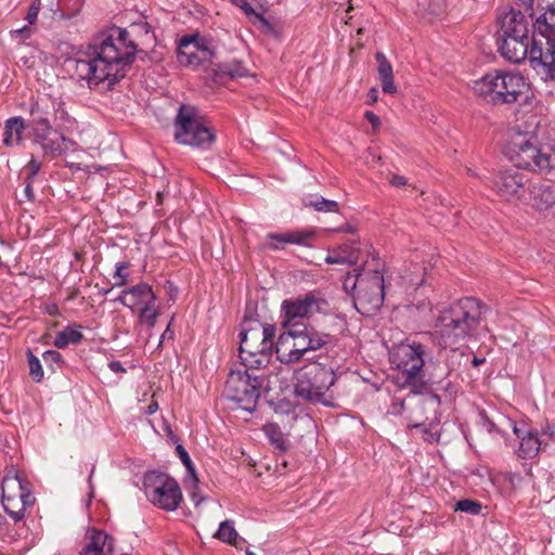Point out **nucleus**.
Masks as SVG:
<instances>
[{
  "instance_id": "obj_1",
  "label": "nucleus",
  "mask_w": 555,
  "mask_h": 555,
  "mask_svg": "<svg viewBox=\"0 0 555 555\" xmlns=\"http://www.w3.org/2000/svg\"><path fill=\"white\" fill-rule=\"evenodd\" d=\"M498 44L501 55L513 63L529 56L539 63L546 78L555 81V8H548L533 24L530 40L526 15L511 9L499 20Z\"/></svg>"
},
{
  "instance_id": "obj_2",
  "label": "nucleus",
  "mask_w": 555,
  "mask_h": 555,
  "mask_svg": "<svg viewBox=\"0 0 555 555\" xmlns=\"http://www.w3.org/2000/svg\"><path fill=\"white\" fill-rule=\"evenodd\" d=\"M137 52L130 33L116 27L108 35L95 37L86 53L67 60L66 64L72 76L90 89L104 81L112 86L125 77Z\"/></svg>"
},
{
  "instance_id": "obj_3",
  "label": "nucleus",
  "mask_w": 555,
  "mask_h": 555,
  "mask_svg": "<svg viewBox=\"0 0 555 555\" xmlns=\"http://www.w3.org/2000/svg\"><path fill=\"white\" fill-rule=\"evenodd\" d=\"M482 314L480 302L465 297L441 311L435 325L438 344L447 347L463 346L477 330Z\"/></svg>"
},
{
  "instance_id": "obj_4",
  "label": "nucleus",
  "mask_w": 555,
  "mask_h": 555,
  "mask_svg": "<svg viewBox=\"0 0 555 555\" xmlns=\"http://www.w3.org/2000/svg\"><path fill=\"white\" fill-rule=\"evenodd\" d=\"M384 264L376 263L372 269H354L353 273H348L345 280V287L351 283V287L357 289L354 296V307L365 315H372L377 312L384 302Z\"/></svg>"
},
{
  "instance_id": "obj_5",
  "label": "nucleus",
  "mask_w": 555,
  "mask_h": 555,
  "mask_svg": "<svg viewBox=\"0 0 555 555\" xmlns=\"http://www.w3.org/2000/svg\"><path fill=\"white\" fill-rule=\"evenodd\" d=\"M505 153L515 167L548 171L555 166V155L551 149L543 151L537 145V138L528 132L515 131L505 147Z\"/></svg>"
},
{
  "instance_id": "obj_6",
  "label": "nucleus",
  "mask_w": 555,
  "mask_h": 555,
  "mask_svg": "<svg viewBox=\"0 0 555 555\" xmlns=\"http://www.w3.org/2000/svg\"><path fill=\"white\" fill-rule=\"evenodd\" d=\"M275 326L258 324L241 333L240 359L246 369L266 367L271 360Z\"/></svg>"
},
{
  "instance_id": "obj_7",
  "label": "nucleus",
  "mask_w": 555,
  "mask_h": 555,
  "mask_svg": "<svg viewBox=\"0 0 555 555\" xmlns=\"http://www.w3.org/2000/svg\"><path fill=\"white\" fill-rule=\"evenodd\" d=\"M294 392L296 397L309 401L330 404L327 392L336 382L332 367L321 363H309L295 373Z\"/></svg>"
},
{
  "instance_id": "obj_8",
  "label": "nucleus",
  "mask_w": 555,
  "mask_h": 555,
  "mask_svg": "<svg viewBox=\"0 0 555 555\" xmlns=\"http://www.w3.org/2000/svg\"><path fill=\"white\" fill-rule=\"evenodd\" d=\"M474 89L493 104H509L517 102L526 82L519 73L495 70L477 80Z\"/></svg>"
},
{
  "instance_id": "obj_9",
  "label": "nucleus",
  "mask_w": 555,
  "mask_h": 555,
  "mask_svg": "<svg viewBox=\"0 0 555 555\" xmlns=\"http://www.w3.org/2000/svg\"><path fill=\"white\" fill-rule=\"evenodd\" d=\"M254 369L232 370L225 382L224 392L230 400L240 403L245 411L251 412L260 397L263 378L250 373Z\"/></svg>"
},
{
  "instance_id": "obj_10",
  "label": "nucleus",
  "mask_w": 555,
  "mask_h": 555,
  "mask_svg": "<svg viewBox=\"0 0 555 555\" xmlns=\"http://www.w3.org/2000/svg\"><path fill=\"white\" fill-rule=\"evenodd\" d=\"M424 346L422 344H401L390 353V362L405 377L404 384L409 388H424L425 360Z\"/></svg>"
},
{
  "instance_id": "obj_11",
  "label": "nucleus",
  "mask_w": 555,
  "mask_h": 555,
  "mask_svg": "<svg viewBox=\"0 0 555 555\" xmlns=\"http://www.w3.org/2000/svg\"><path fill=\"white\" fill-rule=\"evenodd\" d=\"M175 126V137L182 144L206 149L215 140L214 133L202 122L194 106L181 105Z\"/></svg>"
},
{
  "instance_id": "obj_12",
  "label": "nucleus",
  "mask_w": 555,
  "mask_h": 555,
  "mask_svg": "<svg viewBox=\"0 0 555 555\" xmlns=\"http://www.w3.org/2000/svg\"><path fill=\"white\" fill-rule=\"evenodd\" d=\"M441 399L438 395L426 391L424 388H410L409 393V428H418L428 425L433 427L440 421L439 408Z\"/></svg>"
},
{
  "instance_id": "obj_13",
  "label": "nucleus",
  "mask_w": 555,
  "mask_h": 555,
  "mask_svg": "<svg viewBox=\"0 0 555 555\" xmlns=\"http://www.w3.org/2000/svg\"><path fill=\"white\" fill-rule=\"evenodd\" d=\"M146 496L151 503L165 511L178 508L182 492L178 482L166 474L151 473L144 479Z\"/></svg>"
},
{
  "instance_id": "obj_14",
  "label": "nucleus",
  "mask_w": 555,
  "mask_h": 555,
  "mask_svg": "<svg viewBox=\"0 0 555 555\" xmlns=\"http://www.w3.org/2000/svg\"><path fill=\"white\" fill-rule=\"evenodd\" d=\"M327 307V301L320 294L310 292L295 299H285L282 302V325L304 324L299 320L309 319L315 313L322 312Z\"/></svg>"
},
{
  "instance_id": "obj_15",
  "label": "nucleus",
  "mask_w": 555,
  "mask_h": 555,
  "mask_svg": "<svg viewBox=\"0 0 555 555\" xmlns=\"http://www.w3.org/2000/svg\"><path fill=\"white\" fill-rule=\"evenodd\" d=\"M216 54V47L212 41L198 35L184 36L181 38L177 59L178 62L188 67L197 68L211 63Z\"/></svg>"
},
{
  "instance_id": "obj_16",
  "label": "nucleus",
  "mask_w": 555,
  "mask_h": 555,
  "mask_svg": "<svg viewBox=\"0 0 555 555\" xmlns=\"http://www.w3.org/2000/svg\"><path fill=\"white\" fill-rule=\"evenodd\" d=\"M526 176L516 168L499 171L493 176L492 188L506 202L519 201L525 192Z\"/></svg>"
},
{
  "instance_id": "obj_17",
  "label": "nucleus",
  "mask_w": 555,
  "mask_h": 555,
  "mask_svg": "<svg viewBox=\"0 0 555 555\" xmlns=\"http://www.w3.org/2000/svg\"><path fill=\"white\" fill-rule=\"evenodd\" d=\"M301 359L309 352L323 348L330 335L317 330L311 324H291Z\"/></svg>"
},
{
  "instance_id": "obj_18",
  "label": "nucleus",
  "mask_w": 555,
  "mask_h": 555,
  "mask_svg": "<svg viewBox=\"0 0 555 555\" xmlns=\"http://www.w3.org/2000/svg\"><path fill=\"white\" fill-rule=\"evenodd\" d=\"M506 422L512 426L516 437L520 439L518 448V455L520 457H534L539 453L542 446L547 444V441L542 439L537 430L526 429L525 426L518 427L511 420H506Z\"/></svg>"
},
{
  "instance_id": "obj_19",
  "label": "nucleus",
  "mask_w": 555,
  "mask_h": 555,
  "mask_svg": "<svg viewBox=\"0 0 555 555\" xmlns=\"http://www.w3.org/2000/svg\"><path fill=\"white\" fill-rule=\"evenodd\" d=\"M312 236L313 233L310 231L270 232L266 235V242L262 244V248L280 250L284 249L287 244L307 245Z\"/></svg>"
},
{
  "instance_id": "obj_20",
  "label": "nucleus",
  "mask_w": 555,
  "mask_h": 555,
  "mask_svg": "<svg viewBox=\"0 0 555 555\" xmlns=\"http://www.w3.org/2000/svg\"><path fill=\"white\" fill-rule=\"evenodd\" d=\"M83 555H116L113 538L104 531L89 529L86 533V543L82 547Z\"/></svg>"
},
{
  "instance_id": "obj_21",
  "label": "nucleus",
  "mask_w": 555,
  "mask_h": 555,
  "mask_svg": "<svg viewBox=\"0 0 555 555\" xmlns=\"http://www.w3.org/2000/svg\"><path fill=\"white\" fill-rule=\"evenodd\" d=\"M116 301L133 310L138 305L144 306L149 302H155L156 296L147 283H139L134 286L124 289L117 297Z\"/></svg>"
},
{
  "instance_id": "obj_22",
  "label": "nucleus",
  "mask_w": 555,
  "mask_h": 555,
  "mask_svg": "<svg viewBox=\"0 0 555 555\" xmlns=\"http://www.w3.org/2000/svg\"><path fill=\"white\" fill-rule=\"evenodd\" d=\"M286 330L280 334L275 344V353L280 362L284 364H294L301 359L299 349L297 348L291 326H284Z\"/></svg>"
},
{
  "instance_id": "obj_23",
  "label": "nucleus",
  "mask_w": 555,
  "mask_h": 555,
  "mask_svg": "<svg viewBox=\"0 0 555 555\" xmlns=\"http://www.w3.org/2000/svg\"><path fill=\"white\" fill-rule=\"evenodd\" d=\"M247 75L248 69L238 60H232L211 67V77L216 82H225L228 79L245 77Z\"/></svg>"
},
{
  "instance_id": "obj_24",
  "label": "nucleus",
  "mask_w": 555,
  "mask_h": 555,
  "mask_svg": "<svg viewBox=\"0 0 555 555\" xmlns=\"http://www.w3.org/2000/svg\"><path fill=\"white\" fill-rule=\"evenodd\" d=\"M377 62V73L382 85V90L387 94L397 93V86L393 81L392 66L383 52L375 54Z\"/></svg>"
},
{
  "instance_id": "obj_25",
  "label": "nucleus",
  "mask_w": 555,
  "mask_h": 555,
  "mask_svg": "<svg viewBox=\"0 0 555 555\" xmlns=\"http://www.w3.org/2000/svg\"><path fill=\"white\" fill-rule=\"evenodd\" d=\"M460 347L461 346L447 347V349L450 350L446 351V354L443 356L446 364L440 374H433L430 376V380L433 383H441L451 374L452 371L456 370L462 364L465 354L460 350Z\"/></svg>"
},
{
  "instance_id": "obj_26",
  "label": "nucleus",
  "mask_w": 555,
  "mask_h": 555,
  "mask_svg": "<svg viewBox=\"0 0 555 555\" xmlns=\"http://www.w3.org/2000/svg\"><path fill=\"white\" fill-rule=\"evenodd\" d=\"M358 244L356 240L339 246L338 250L330 254L325 261L327 263L353 264L358 260Z\"/></svg>"
},
{
  "instance_id": "obj_27",
  "label": "nucleus",
  "mask_w": 555,
  "mask_h": 555,
  "mask_svg": "<svg viewBox=\"0 0 555 555\" xmlns=\"http://www.w3.org/2000/svg\"><path fill=\"white\" fill-rule=\"evenodd\" d=\"M24 130L25 122L22 117H11L7 119L3 132V143L7 146L21 144Z\"/></svg>"
},
{
  "instance_id": "obj_28",
  "label": "nucleus",
  "mask_w": 555,
  "mask_h": 555,
  "mask_svg": "<svg viewBox=\"0 0 555 555\" xmlns=\"http://www.w3.org/2000/svg\"><path fill=\"white\" fill-rule=\"evenodd\" d=\"M2 498H34L17 475L5 476L2 480Z\"/></svg>"
},
{
  "instance_id": "obj_29",
  "label": "nucleus",
  "mask_w": 555,
  "mask_h": 555,
  "mask_svg": "<svg viewBox=\"0 0 555 555\" xmlns=\"http://www.w3.org/2000/svg\"><path fill=\"white\" fill-rule=\"evenodd\" d=\"M34 501V498H30V500H26V498H2V505L11 518L18 521L24 518L26 508L31 506Z\"/></svg>"
},
{
  "instance_id": "obj_30",
  "label": "nucleus",
  "mask_w": 555,
  "mask_h": 555,
  "mask_svg": "<svg viewBox=\"0 0 555 555\" xmlns=\"http://www.w3.org/2000/svg\"><path fill=\"white\" fill-rule=\"evenodd\" d=\"M60 135L61 132L51 131L48 133L41 132L40 128L36 129V139L40 142L42 149L46 152H50L52 154H62V146L60 145Z\"/></svg>"
},
{
  "instance_id": "obj_31",
  "label": "nucleus",
  "mask_w": 555,
  "mask_h": 555,
  "mask_svg": "<svg viewBox=\"0 0 555 555\" xmlns=\"http://www.w3.org/2000/svg\"><path fill=\"white\" fill-rule=\"evenodd\" d=\"M533 205L539 210H544L555 204V195L548 185L534 186L532 190Z\"/></svg>"
},
{
  "instance_id": "obj_32",
  "label": "nucleus",
  "mask_w": 555,
  "mask_h": 555,
  "mask_svg": "<svg viewBox=\"0 0 555 555\" xmlns=\"http://www.w3.org/2000/svg\"><path fill=\"white\" fill-rule=\"evenodd\" d=\"M82 333L77 326H67L62 332L57 333L54 338V346L57 348H65L69 344H78L82 339Z\"/></svg>"
},
{
  "instance_id": "obj_33",
  "label": "nucleus",
  "mask_w": 555,
  "mask_h": 555,
  "mask_svg": "<svg viewBox=\"0 0 555 555\" xmlns=\"http://www.w3.org/2000/svg\"><path fill=\"white\" fill-rule=\"evenodd\" d=\"M214 537L224 543L236 545L238 533L234 528V521L230 519L222 521Z\"/></svg>"
},
{
  "instance_id": "obj_34",
  "label": "nucleus",
  "mask_w": 555,
  "mask_h": 555,
  "mask_svg": "<svg viewBox=\"0 0 555 555\" xmlns=\"http://www.w3.org/2000/svg\"><path fill=\"white\" fill-rule=\"evenodd\" d=\"M176 452H177L178 456L180 457L181 462L183 463V465L185 466V468L189 473V476L192 480L194 489H196L197 483H198V478H197V474H196L195 467L193 465V462H192L191 457L189 456V453L181 444L177 446Z\"/></svg>"
},
{
  "instance_id": "obj_35",
  "label": "nucleus",
  "mask_w": 555,
  "mask_h": 555,
  "mask_svg": "<svg viewBox=\"0 0 555 555\" xmlns=\"http://www.w3.org/2000/svg\"><path fill=\"white\" fill-rule=\"evenodd\" d=\"M129 262H118L115 268V272L113 275L114 287H121L127 285L130 282V275L128 272Z\"/></svg>"
},
{
  "instance_id": "obj_36",
  "label": "nucleus",
  "mask_w": 555,
  "mask_h": 555,
  "mask_svg": "<svg viewBox=\"0 0 555 555\" xmlns=\"http://www.w3.org/2000/svg\"><path fill=\"white\" fill-rule=\"evenodd\" d=\"M158 312L155 308V302L145 304L139 313L140 321L146 323L150 327L156 324Z\"/></svg>"
},
{
  "instance_id": "obj_37",
  "label": "nucleus",
  "mask_w": 555,
  "mask_h": 555,
  "mask_svg": "<svg viewBox=\"0 0 555 555\" xmlns=\"http://www.w3.org/2000/svg\"><path fill=\"white\" fill-rule=\"evenodd\" d=\"M27 360L29 365V374L30 376L37 382H41L43 378V370L40 363V360L33 354V352L29 350L27 352Z\"/></svg>"
},
{
  "instance_id": "obj_38",
  "label": "nucleus",
  "mask_w": 555,
  "mask_h": 555,
  "mask_svg": "<svg viewBox=\"0 0 555 555\" xmlns=\"http://www.w3.org/2000/svg\"><path fill=\"white\" fill-rule=\"evenodd\" d=\"M306 206L313 207L318 211H337L338 203L335 201H330L324 197H319L314 201H310L306 203Z\"/></svg>"
},
{
  "instance_id": "obj_39",
  "label": "nucleus",
  "mask_w": 555,
  "mask_h": 555,
  "mask_svg": "<svg viewBox=\"0 0 555 555\" xmlns=\"http://www.w3.org/2000/svg\"><path fill=\"white\" fill-rule=\"evenodd\" d=\"M482 506L480 503L473 500H461L456 502V511H461L470 515H478L481 511Z\"/></svg>"
},
{
  "instance_id": "obj_40",
  "label": "nucleus",
  "mask_w": 555,
  "mask_h": 555,
  "mask_svg": "<svg viewBox=\"0 0 555 555\" xmlns=\"http://www.w3.org/2000/svg\"><path fill=\"white\" fill-rule=\"evenodd\" d=\"M403 412L409 413V395L405 398L395 397L388 409V413L395 416L401 415Z\"/></svg>"
},
{
  "instance_id": "obj_41",
  "label": "nucleus",
  "mask_w": 555,
  "mask_h": 555,
  "mask_svg": "<svg viewBox=\"0 0 555 555\" xmlns=\"http://www.w3.org/2000/svg\"><path fill=\"white\" fill-rule=\"evenodd\" d=\"M43 361L47 365L51 366L52 370L61 367L62 356L56 350H47L42 354Z\"/></svg>"
},
{
  "instance_id": "obj_42",
  "label": "nucleus",
  "mask_w": 555,
  "mask_h": 555,
  "mask_svg": "<svg viewBox=\"0 0 555 555\" xmlns=\"http://www.w3.org/2000/svg\"><path fill=\"white\" fill-rule=\"evenodd\" d=\"M255 26H257L261 31L266 34L274 33L273 25L260 13H257L250 21Z\"/></svg>"
},
{
  "instance_id": "obj_43",
  "label": "nucleus",
  "mask_w": 555,
  "mask_h": 555,
  "mask_svg": "<svg viewBox=\"0 0 555 555\" xmlns=\"http://www.w3.org/2000/svg\"><path fill=\"white\" fill-rule=\"evenodd\" d=\"M255 26H257L261 31L266 34L274 33L273 25L260 13H257L250 21Z\"/></svg>"
},
{
  "instance_id": "obj_44",
  "label": "nucleus",
  "mask_w": 555,
  "mask_h": 555,
  "mask_svg": "<svg viewBox=\"0 0 555 555\" xmlns=\"http://www.w3.org/2000/svg\"><path fill=\"white\" fill-rule=\"evenodd\" d=\"M56 120H60L59 127L66 131H73L76 127V121L70 118L64 111L59 112Z\"/></svg>"
},
{
  "instance_id": "obj_45",
  "label": "nucleus",
  "mask_w": 555,
  "mask_h": 555,
  "mask_svg": "<svg viewBox=\"0 0 555 555\" xmlns=\"http://www.w3.org/2000/svg\"><path fill=\"white\" fill-rule=\"evenodd\" d=\"M39 11H40V1L35 0L28 8V12L25 17V20L28 22L29 25L35 24V22L37 21Z\"/></svg>"
},
{
  "instance_id": "obj_46",
  "label": "nucleus",
  "mask_w": 555,
  "mask_h": 555,
  "mask_svg": "<svg viewBox=\"0 0 555 555\" xmlns=\"http://www.w3.org/2000/svg\"><path fill=\"white\" fill-rule=\"evenodd\" d=\"M233 3L240 7L243 10V12L249 17L250 21L258 13L255 11V9L248 2V0H233Z\"/></svg>"
},
{
  "instance_id": "obj_47",
  "label": "nucleus",
  "mask_w": 555,
  "mask_h": 555,
  "mask_svg": "<svg viewBox=\"0 0 555 555\" xmlns=\"http://www.w3.org/2000/svg\"><path fill=\"white\" fill-rule=\"evenodd\" d=\"M41 168V164L36 160V159H31L27 166H26V170H27V180H35L36 176L38 175L39 170Z\"/></svg>"
},
{
  "instance_id": "obj_48",
  "label": "nucleus",
  "mask_w": 555,
  "mask_h": 555,
  "mask_svg": "<svg viewBox=\"0 0 555 555\" xmlns=\"http://www.w3.org/2000/svg\"><path fill=\"white\" fill-rule=\"evenodd\" d=\"M34 132L36 133V129L37 128H40L41 129V132H44V133H48V132H51V126H50V121L48 118H44V117H38V118H35L34 119Z\"/></svg>"
},
{
  "instance_id": "obj_49",
  "label": "nucleus",
  "mask_w": 555,
  "mask_h": 555,
  "mask_svg": "<svg viewBox=\"0 0 555 555\" xmlns=\"http://www.w3.org/2000/svg\"><path fill=\"white\" fill-rule=\"evenodd\" d=\"M31 28L29 26H23L18 29H13L10 31V37L12 39H17L18 37H22L23 39H28L31 36Z\"/></svg>"
},
{
  "instance_id": "obj_50",
  "label": "nucleus",
  "mask_w": 555,
  "mask_h": 555,
  "mask_svg": "<svg viewBox=\"0 0 555 555\" xmlns=\"http://www.w3.org/2000/svg\"><path fill=\"white\" fill-rule=\"evenodd\" d=\"M59 141L60 145L62 146V154L66 153L67 151H74L76 149L77 143L74 140L65 137L63 133H61Z\"/></svg>"
},
{
  "instance_id": "obj_51",
  "label": "nucleus",
  "mask_w": 555,
  "mask_h": 555,
  "mask_svg": "<svg viewBox=\"0 0 555 555\" xmlns=\"http://www.w3.org/2000/svg\"><path fill=\"white\" fill-rule=\"evenodd\" d=\"M444 393H446V399L452 401L457 391H459V386L452 382H448L443 387H442Z\"/></svg>"
},
{
  "instance_id": "obj_52",
  "label": "nucleus",
  "mask_w": 555,
  "mask_h": 555,
  "mask_svg": "<svg viewBox=\"0 0 555 555\" xmlns=\"http://www.w3.org/2000/svg\"><path fill=\"white\" fill-rule=\"evenodd\" d=\"M426 426L427 425H425L424 427H418L420 429H422L423 439L429 443L438 441L440 435L438 433H433L431 427L427 428Z\"/></svg>"
},
{
  "instance_id": "obj_53",
  "label": "nucleus",
  "mask_w": 555,
  "mask_h": 555,
  "mask_svg": "<svg viewBox=\"0 0 555 555\" xmlns=\"http://www.w3.org/2000/svg\"><path fill=\"white\" fill-rule=\"evenodd\" d=\"M519 10L524 15L527 13L532 17L533 15V1L534 0H518Z\"/></svg>"
},
{
  "instance_id": "obj_54",
  "label": "nucleus",
  "mask_w": 555,
  "mask_h": 555,
  "mask_svg": "<svg viewBox=\"0 0 555 555\" xmlns=\"http://www.w3.org/2000/svg\"><path fill=\"white\" fill-rule=\"evenodd\" d=\"M542 439L555 441V425H547L542 429Z\"/></svg>"
},
{
  "instance_id": "obj_55",
  "label": "nucleus",
  "mask_w": 555,
  "mask_h": 555,
  "mask_svg": "<svg viewBox=\"0 0 555 555\" xmlns=\"http://www.w3.org/2000/svg\"><path fill=\"white\" fill-rule=\"evenodd\" d=\"M388 181L391 185L396 188H400L406 184V179L403 176L399 175L391 176V178Z\"/></svg>"
},
{
  "instance_id": "obj_56",
  "label": "nucleus",
  "mask_w": 555,
  "mask_h": 555,
  "mask_svg": "<svg viewBox=\"0 0 555 555\" xmlns=\"http://www.w3.org/2000/svg\"><path fill=\"white\" fill-rule=\"evenodd\" d=\"M365 118L372 124L373 128H378L380 125V119L377 115H375L373 112L367 111L364 114Z\"/></svg>"
},
{
  "instance_id": "obj_57",
  "label": "nucleus",
  "mask_w": 555,
  "mask_h": 555,
  "mask_svg": "<svg viewBox=\"0 0 555 555\" xmlns=\"http://www.w3.org/2000/svg\"><path fill=\"white\" fill-rule=\"evenodd\" d=\"M34 180H27L26 179V185H25V189H24V194L25 196L27 197L28 201H34L35 198V194H34V191H33V184Z\"/></svg>"
},
{
  "instance_id": "obj_58",
  "label": "nucleus",
  "mask_w": 555,
  "mask_h": 555,
  "mask_svg": "<svg viewBox=\"0 0 555 555\" xmlns=\"http://www.w3.org/2000/svg\"><path fill=\"white\" fill-rule=\"evenodd\" d=\"M108 367L116 373H124L125 369L119 361H112L108 363Z\"/></svg>"
},
{
  "instance_id": "obj_59",
  "label": "nucleus",
  "mask_w": 555,
  "mask_h": 555,
  "mask_svg": "<svg viewBox=\"0 0 555 555\" xmlns=\"http://www.w3.org/2000/svg\"><path fill=\"white\" fill-rule=\"evenodd\" d=\"M166 338H169V339H172V338H173V333H172V332H170V325H168V326H167L166 331H165V332L163 333V335L160 336L158 347H162L163 341H164Z\"/></svg>"
},
{
  "instance_id": "obj_60",
  "label": "nucleus",
  "mask_w": 555,
  "mask_h": 555,
  "mask_svg": "<svg viewBox=\"0 0 555 555\" xmlns=\"http://www.w3.org/2000/svg\"><path fill=\"white\" fill-rule=\"evenodd\" d=\"M482 417L485 418V422L487 424L488 431H496L495 424L491 422L486 415L482 414Z\"/></svg>"
},
{
  "instance_id": "obj_61",
  "label": "nucleus",
  "mask_w": 555,
  "mask_h": 555,
  "mask_svg": "<svg viewBox=\"0 0 555 555\" xmlns=\"http://www.w3.org/2000/svg\"><path fill=\"white\" fill-rule=\"evenodd\" d=\"M377 94H378V90L376 88H372L370 89L367 95L370 98V100L372 102H376L377 101Z\"/></svg>"
},
{
  "instance_id": "obj_62",
  "label": "nucleus",
  "mask_w": 555,
  "mask_h": 555,
  "mask_svg": "<svg viewBox=\"0 0 555 555\" xmlns=\"http://www.w3.org/2000/svg\"><path fill=\"white\" fill-rule=\"evenodd\" d=\"M271 441L275 444L276 448L281 449V450H284L285 447H284V443H283V440L282 438H271Z\"/></svg>"
},
{
  "instance_id": "obj_63",
  "label": "nucleus",
  "mask_w": 555,
  "mask_h": 555,
  "mask_svg": "<svg viewBox=\"0 0 555 555\" xmlns=\"http://www.w3.org/2000/svg\"><path fill=\"white\" fill-rule=\"evenodd\" d=\"M442 370H443V366H438L434 372L429 373V374H428L427 379L425 380V382H426V386H427L428 384H434V383L430 380V376H431L433 374H440Z\"/></svg>"
},
{
  "instance_id": "obj_64",
  "label": "nucleus",
  "mask_w": 555,
  "mask_h": 555,
  "mask_svg": "<svg viewBox=\"0 0 555 555\" xmlns=\"http://www.w3.org/2000/svg\"><path fill=\"white\" fill-rule=\"evenodd\" d=\"M157 409H158V404H157L156 402H153V403H151V404L147 406V411H146V413H147V414H153V413H155V412L157 411Z\"/></svg>"
}]
</instances>
